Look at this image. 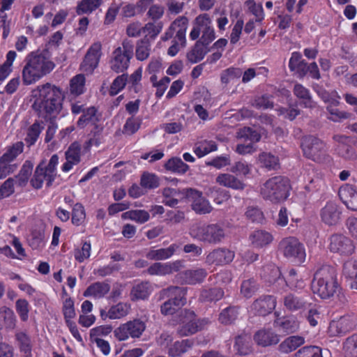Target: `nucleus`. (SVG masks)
<instances>
[{"label": "nucleus", "mask_w": 357, "mask_h": 357, "mask_svg": "<svg viewBox=\"0 0 357 357\" xmlns=\"http://www.w3.org/2000/svg\"><path fill=\"white\" fill-rule=\"evenodd\" d=\"M102 3V0H82L77 6V13L82 15L91 13L96 10Z\"/></svg>", "instance_id": "603ef678"}, {"label": "nucleus", "mask_w": 357, "mask_h": 357, "mask_svg": "<svg viewBox=\"0 0 357 357\" xmlns=\"http://www.w3.org/2000/svg\"><path fill=\"white\" fill-rule=\"evenodd\" d=\"M277 318L274 320L273 326L280 333L290 334L296 332L299 328L298 321L294 317H279L277 312H275Z\"/></svg>", "instance_id": "393cba45"}, {"label": "nucleus", "mask_w": 357, "mask_h": 357, "mask_svg": "<svg viewBox=\"0 0 357 357\" xmlns=\"http://www.w3.org/2000/svg\"><path fill=\"white\" fill-rule=\"evenodd\" d=\"M163 25L162 22L156 21L149 22L145 24L143 26L144 38L149 39V41H150V40H155L162 31Z\"/></svg>", "instance_id": "c03bdc74"}, {"label": "nucleus", "mask_w": 357, "mask_h": 357, "mask_svg": "<svg viewBox=\"0 0 357 357\" xmlns=\"http://www.w3.org/2000/svg\"><path fill=\"white\" fill-rule=\"evenodd\" d=\"M354 241L342 234H333L328 238L329 250L340 256H350L355 251Z\"/></svg>", "instance_id": "ddd939ff"}, {"label": "nucleus", "mask_w": 357, "mask_h": 357, "mask_svg": "<svg viewBox=\"0 0 357 357\" xmlns=\"http://www.w3.org/2000/svg\"><path fill=\"white\" fill-rule=\"evenodd\" d=\"M186 197L192 202V208L198 214H206L211 212L213 207L202 195V192L195 189L186 190Z\"/></svg>", "instance_id": "f3484780"}, {"label": "nucleus", "mask_w": 357, "mask_h": 357, "mask_svg": "<svg viewBox=\"0 0 357 357\" xmlns=\"http://www.w3.org/2000/svg\"><path fill=\"white\" fill-rule=\"evenodd\" d=\"M250 337L243 334L236 337L234 347L241 355H247L251 351Z\"/></svg>", "instance_id": "8fccbe9b"}, {"label": "nucleus", "mask_w": 357, "mask_h": 357, "mask_svg": "<svg viewBox=\"0 0 357 357\" xmlns=\"http://www.w3.org/2000/svg\"><path fill=\"white\" fill-rule=\"evenodd\" d=\"M305 343V338L300 335H292L284 340L278 346L282 354H289Z\"/></svg>", "instance_id": "f704fd0d"}, {"label": "nucleus", "mask_w": 357, "mask_h": 357, "mask_svg": "<svg viewBox=\"0 0 357 357\" xmlns=\"http://www.w3.org/2000/svg\"><path fill=\"white\" fill-rule=\"evenodd\" d=\"M43 129V127L40 126L39 122H35L28 128L25 137L28 146H32L36 142Z\"/></svg>", "instance_id": "6e6d98bb"}, {"label": "nucleus", "mask_w": 357, "mask_h": 357, "mask_svg": "<svg viewBox=\"0 0 357 357\" xmlns=\"http://www.w3.org/2000/svg\"><path fill=\"white\" fill-rule=\"evenodd\" d=\"M130 311V305L121 302L112 305L107 312L101 310L100 316L102 319L108 317L110 319H119L127 316Z\"/></svg>", "instance_id": "cd10ccee"}, {"label": "nucleus", "mask_w": 357, "mask_h": 357, "mask_svg": "<svg viewBox=\"0 0 357 357\" xmlns=\"http://www.w3.org/2000/svg\"><path fill=\"white\" fill-rule=\"evenodd\" d=\"M305 189L308 191H323L326 188L324 180L314 169H308L305 176Z\"/></svg>", "instance_id": "c85d7f7f"}, {"label": "nucleus", "mask_w": 357, "mask_h": 357, "mask_svg": "<svg viewBox=\"0 0 357 357\" xmlns=\"http://www.w3.org/2000/svg\"><path fill=\"white\" fill-rule=\"evenodd\" d=\"M292 357H323L321 349L315 346L303 347L296 351Z\"/></svg>", "instance_id": "13d9d810"}, {"label": "nucleus", "mask_w": 357, "mask_h": 357, "mask_svg": "<svg viewBox=\"0 0 357 357\" xmlns=\"http://www.w3.org/2000/svg\"><path fill=\"white\" fill-rule=\"evenodd\" d=\"M24 143L22 142H17L12 146H8L6 152L3 154L1 158L6 161L13 162L20 154L23 152Z\"/></svg>", "instance_id": "864d4df0"}, {"label": "nucleus", "mask_w": 357, "mask_h": 357, "mask_svg": "<svg viewBox=\"0 0 357 357\" xmlns=\"http://www.w3.org/2000/svg\"><path fill=\"white\" fill-rule=\"evenodd\" d=\"M250 241L251 243L256 248H262L271 243L273 241L272 235L263 230H257L253 231L250 235Z\"/></svg>", "instance_id": "4c0bfd02"}, {"label": "nucleus", "mask_w": 357, "mask_h": 357, "mask_svg": "<svg viewBox=\"0 0 357 357\" xmlns=\"http://www.w3.org/2000/svg\"><path fill=\"white\" fill-rule=\"evenodd\" d=\"M3 319V326L8 330H13L16 326L17 318L12 309L6 306L1 307V313Z\"/></svg>", "instance_id": "de8ad7c7"}, {"label": "nucleus", "mask_w": 357, "mask_h": 357, "mask_svg": "<svg viewBox=\"0 0 357 357\" xmlns=\"http://www.w3.org/2000/svg\"><path fill=\"white\" fill-rule=\"evenodd\" d=\"M276 304L277 301L275 296L263 295L253 301L250 305V312L255 315L264 317L273 312Z\"/></svg>", "instance_id": "dca6fc26"}, {"label": "nucleus", "mask_w": 357, "mask_h": 357, "mask_svg": "<svg viewBox=\"0 0 357 357\" xmlns=\"http://www.w3.org/2000/svg\"><path fill=\"white\" fill-rule=\"evenodd\" d=\"M254 340L258 345L266 347L277 344L280 337L272 329L262 328L255 333Z\"/></svg>", "instance_id": "a878e982"}, {"label": "nucleus", "mask_w": 357, "mask_h": 357, "mask_svg": "<svg viewBox=\"0 0 357 357\" xmlns=\"http://www.w3.org/2000/svg\"><path fill=\"white\" fill-rule=\"evenodd\" d=\"M215 150H217V145L215 142L206 141L196 146L194 149V152L199 158H202Z\"/></svg>", "instance_id": "338daca9"}, {"label": "nucleus", "mask_w": 357, "mask_h": 357, "mask_svg": "<svg viewBox=\"0 0 357 357\" xmlns=\"http://www.w3.org/2000/svg\"><path fill=\"white\" fill-rule=\"evenodd\" d=\"M188 24V17L185 16H180L177 17L169 26L171 30L176 31V39L180 42L181 46H185V33Z\"/></svg>", "instance_id": "2f4dec72"}, {"label": "nucleus", "mask_w": 357, "mask_h": 357, "mask_svg": "<svg viewBox=\"0 0 357 357\" xmlns=\"http://www.w3.org/2000/svg\"><path fill=\"white\" fill-rule=\"evenodd\" d=\"M152 291V287L148 282H142L135 284L130 291V300L137 301L147 299Z\"/></svg>", "instance_id": "72a5a7b5"}, {"label": "nucleus", "mask_w": 357, "mask_h": 357, "mask_svg": "<svg viewBox=\"0 0 357 357\" xmlns=\"http://www.w3.org/2000/svg\"><path fill=\"white\" fill-rule=\"evenodd\" d=\"M343 275L352 280L351 288L357 289V260H349L344 264Z\"/></svg>", "instance_id": "79ce46f5"}, {"label": "nucleus", "mask_w": 357, "mask_h": 357, "mask_svg": "<svg viewBox=\"0 0 357 357\" xmlns=\"http://www.w3.org/2000/svg\"><path fill=\"white\" fill-rule=\"evenodd\" d=\"M193 344V340L190 339L176 341L169 346L167 353L172 357H181L192 348Z\"/></svg>", "instance_id": "e433bc0d"}, {"label": "nucleus", "mask_w": 357, "mask_h": 357, "mask_svg": "<svg viewBox=\"0 0 357 357\" xmlns=\"http://www.w3.org/2000/svg\"><path fill=\"white\" fill-rule=\"evenodd\" d=\"M178 319L176 333L181 337L194 335L206 328L211 323L208 318L198 319L195 313L190 310L181 311Z\"/></svg>", "instance_id": "0eeeda50"}, {"label": "nucleus", "mask_w": 357, "mask_h": 357, "mask_svg": "<svg viewBox=\"0 0 357 357\" xmlns=\"http://www.w3.org/2000/svg\"><path fill=\"white\" fill-rule=\"evenodd\" d=\"M117 76L112 83L109 93L112 96L116 95L124 89L128 82V74L123 73Z\"/></svg>", "instance_id": "e2e57ef3"}, {"label": "nucleus", "mask_w": 357, "mask_h": 357, "mask_svg": "<svg viewBox=\"0 0 357 357\" xmlns=\"http://www.w3.org/2000/svg\"><path fill=\"white\" fill-rule=\"evenodd\" d=\"M278 250L285 258L291 261L302 263L305 259L304 245L296 237L282 238L279 243Z\"/></svg>", "instance_id": "9b49d317"}, {"label": "nucleus", "mask_w": 357, "mask_h": 357, "mask_svg": "<svg viewBox=\"0 0 357 357\" xmlns=\"http://www.w3.org/2000/svg\"><path fill=\"white\" fill-rule=\"evenodd\" d=\"M190 235L204 243L216 245L225 240L227 236V231L224 225L220 223H197L191 227Z\"/></svg>", "instance_id": "20e7f679"}, {"label": "nucleus", "mask_w": 357, "mask_h": 357, "mask_svg": "<svg viewBox=\"0 0 357 357\" xmlns=\"http://www.w3.org/2000/svg\"><path fill=\"white\" fill-rule=\"evenodd\" d=\"M183 267V261L182 260L169 263L155 262L149 267L146 271L151 275L162 276L177 272Z\"/></svg>", "instance_id": "aec40b11"}, {"label": "nucleus", "mask_w": 357, "mask_h": 357, "mask_svg": "<svg viewBox=\"0 0 357 357\" xmlns=\"http://www.w3.org/2000/svg\"><path fill=\"white\" fill-rule=\"evenodd\" d=\"M56 65L47 50H37L29 53L24 59L22 71L24 85H31L50 74Z\"/></svg>", "instance_id": "f257e3e1"}, {"label": "nucleus", "mask_w": 357, "mask_h": 357, "mask_svg": "<svg viewBox=\"0 0 357 357\" xmlns=\"http://www.w3.org/2000/svg\"><path fill=\"white\" fill-rule=\"evenodd\" d=\"M238 137L240 139H244L245 142L248 141L246 144H238L236 146V151L241 154L245 155L252 153L255 151L252 144L260 140V135L250 128H243L238 132Z\"/></svg>", "instance_id": "2eb2a0df"}, {"label": "nucleus", "mask_w": 357, "mask_h": 357, "mask_svg": "<svg viewBox=\"0 0 357 357\" xmlns=\"http://www.w3.org/2000/svg\"><path fill=\"white\" fill-rule=\"evenodd\" d=\"M339 197L350 210L357 211V191L351 185L347 184L339 190Z\"/></svg>", "instance_id": "bb28decb"}, {"label": "nucleus", "mask_w": 357, "mask_h": 357, "mask_svg": "<svg viewBox=\"0 0 357 357\" xmlns=\"http://www.w3.org/2000/svg\"><path fill=\"white\" fill-rule=\"evenodd\" d=\"M290 189V181L287 177L275 176L261 185L260 195L264 199L278 204L287 199Z\"/></svg>", "instance_id": "7ed1b4c3"}, {"label": "nucleus", "mask_w": 357, "mask_h": 357, "mask_svg": "<svg viewBox=\"0 0 357 357\" xmlns=\"http://www.w3.org/2000/svg\"><path fill=\"white\" fill-rule=\"evenodd\" d=\"M186 288L171 286L163 289L160 292V298L167 300L160 306V312L163 315H172L186 303Z\"/></svg>", "instance_id": "423d86ee"}, {"label": "nucleus", "mask_w": 357, "mask_h": 357, "mask_svg": "<svg viewBox=\"0 0 357 357\" xmlns=\"http://www.w3.org/2000/svg\"><path fill=\"white\" fill-rule=\"evenodd\" d=\"M307 298L296 294H288L283 298V305L286 310L295 312H303L310 307Z\"/></svg>", "instance_id": "6ab92c4d"}, {"label": "nucleus", "mask_w": 357, "mask_h": 357, "mask_svg": "<svg viewBox=\"0 0 357 357\" xmlns=\"http://www.w3.org/2000/svg\"><path fill=\"white\" fill-rule=\"evenodd\" d=\"M33 164L30 160H26L18 174L15 176L16 183L20 186H25L32 174Z\"/></svg>", "instance_id": "49530a36"}, {"label": "nucleus", "mask_w": 357, "mask_h": 357, "mask_svg": "<svg viewBox=\"0 0 357 357\" xmlns=\"http://www.w3.org/2000/svg\"><path fill=\"white\" fill-rule=\"evenodd\" d=\"M165 167L169 171L180 174H185L189 169V166L177 157L170 158L165 163Z\"/></svg>", "instance_id": "09e8293b"}, {"label": "nucleus", "mask_w": 357, "mask_h": 357, "mask_svg": "<svg viewBox=\"0 0 357 357\" xmlns=\"http://www.w3.org/2000/svg\"><path fill=\"white\" fill-rule=\"evenodd\" d=\"M146 328V320L135 318L121 324L114 331V335L119 341H125L131 338H139Z\"/></svg>", "instance_id": "f8f14e48"}, {"label": "nucleus", "mask_w": 357, "mask_h": 357, "mask_svg": "<svg viewBox=\"0 0 357 357\" xmlns=\"http://www.w3.org/2000/svg\"><path fill=\"white\" fill-rule=\"evenodd\" d=\"M102 45L100 42L94 43L88 49L82 62L80 64V70L86 73L92 74L98 67L101 55Z\"/></svg>", "instance_id": "4468645a"}, {"label": "nucleus", "mask_w": 357, "mask_h": 357, "mask_svg": "<svg viewBox=\"0 0 357 357\" xmlns=\"http://www.w3.org/2000/svg\"><path fill=\"white\" fill-rule=\"evenodd\" d=\"M301 148L304 155L314 162H324L328 157L326 144L315 136L309 135L303 137Z\"/></svg>", "instance_id": "1a4fd4ad"}, {"label": "nucleus", "mask_w": 357, "mask_h": 357, "mask_svg": "<svg viewBox=\"0 0 357 357\" xmlns=\"http://www.w3.org/2000/svg\"><path fill=\"white\" fill-rule=\"evenodd\" d=\"M40 107L49 115L55 116L62 108L63 95L61 89L49 83L38 86Z\"/></svg>", "instance_id": "39448f33"}, {"label": "nucleus", "mask_w": 357, "mask_h": 357, "mask_svg": "<svg viewBox=\"0 0 357 357\" xmlns=\"http://www.w3.org/2000/svg\"><path fill=\"white\" fill-rule=\"evenodd\" d=\"M260 162L268 169H275L279 165L278 157L269 153H263L259 155Z\"/></svg>", "instance_id": "0e129e2a"}, {"label": "nucleus", "mask_w": 357, "mask_h": 357, "mask_svg": "<svg viewBox=\"0 0 357 357\" xmlns=\"http://www.w3.org/2000/svg\"><path fill=\"white\" fill-rule=\"evenodd\" d=\"M178 248L177 244L173 243L166 248L151 249L146 254V257L154 261L165 260L170 258Z\"/></svg>", "instance_id": "7c9ffc66"}, {"label": "nucleus", "mask_w": 357, "mask_h": 357, "mask_svg": "<svg viewBox=\"0 0 357 357\" xmlns=\"http://www.w3.org/2000/svg\"><path fill=\"white\" fill-rule=\"evenodd\" d=\"M242 75V70L238 68H229L221 73L220 79L222 84H228Z\"/></svg>", "instance_id": "052dcab7"}, {"label": "nucleus", "mask_w": 357, "mask_h": 357, "mask_svg": "<svg viewBox=\"0 0 357 357\" xmlns=\"http://www.w3.org/2000/svg\"><path fill=\"white\" fill-rule=\"evenodd\" d=\"M343 351L346 357H357V335H354L345 340Z\"/></svg>", "instance_id": "4d7b16f0"}, {"label": "nucleus", "mask_w": 357, "mask_h": 357, "mask_svg": "<svg viewBox=\"0 0 357 357\" xmlns=\"http://www.w3.org/2000/svg\"><path fill=\"white\" fill-rule=\"evenodd\" d=\"M121 218L124 220H131L139 224H143L149 220L150 215L145 210L137 209L123 213L121 215Z\"/></svg>", "instance_id": "a18cd8bd"}, {"label": "nucleus", "mask_w": 357, "mask_h": 357, "mask_svg": "<svg viewBox=\"0 0 357 357\" xmlns=\"http://www.w3.org/2000/svg\"><path fill=\"white\" fill-rule=\"evenodd\" d=\"M215 181L219 185L237 190H242L245 188V183L233 174L223 173L219 174Z\"/></svg>", "instance_id": "c756f323"}, {"label": "nucleus", "mask_w": 357, "mask_h": 357, "mask_svg": "<svg viewBox=\"0 0 357 357\" xmlns=\"http://www.w3.org/2000/svg\"><path fill=\"white\" fill-rule=\"evenodd\" d=\"M223 296V290L220 288L215 287L203 290L201 293L199 300L203 302H215L220 300Z\"/></svg>", "instance_id": "3c124183"}, {"label": "nucleus", "mask_w": 357, "mask_h": 357, "mask_svg": "<svg viewBox=\"0 0 357 357\" xmlns=\"http://www.w3.org/2000/svg\"><path fill=\"white\" fill-rule=\"evenodd\" d=\"M234 256V252L227 248H217L207 255L206 263L209 265L222 266L231 262Z\"/></svg>", "instance_id": "a211bd4d"}, {"label": "nucleus", "mask_w": 357, "mask_h": 357, "mask_svg": "<svg viewBox=\"0 0 357 357\" xmlns=\"http://www.w3.org/2000/svg\"><path fill=\"white\" fill-rule=\"evenodd\" d=\"M206 275L204 268L189 269L178 273L176 279L181 284L194 285L202 282Z\"/></svg>", "instance_id": "412c9836"}, {"label": "nucleus", "mask_w": 357, "mask_h": 357, "mask_svg": "<svg viewBox=\"0 0 357 357\" xmlns=\"http://www.w3.org/2000/svg\"><path fill=\"white\" fill-rule=\"evenodd\" d=\"M151 45L149 39L142 38L139 40L135 47V57L137 60L143 61L146 60L151 54Z\"/></svg>", "instance_id": "37998d69"}, {"label": "nucleus", "mask_w": 357, "mask_h": 357, "mask_svg": "<svg viewBox=\"0 0 357 357\" xmlns=\"http://www.w3.org/2000/svg\"><path fill=\"white\" fill-rule=\"evenodd\" d=\"M294 94L300 100L301 105L306 108H312L315 106L309 89L301 84H296L293 89Z\"/></svg>", "instance_id": "c9c22d12"}, {"label": "nucleus", "mask_w": 357, "mask_h": 357, "mask_svg": "<svg viewBox=\"0 0 357 357\" xmlns=\"http://www.w3.org/2000/svg\"><path fill=\"white\" fill-rule=\"evenodd\" d=\"M341 213L340 208L337 204L328 202L321 209L320 216L323 222L332 226L338 223L340 220Z\"/></svg>", "instance_id": "4be33fe9"}, {"label": "nucleus", "mask_w": 357, "mask_h": 357, "mask_svg": "<svg viewBox=\"0 0 357 357\" xmlns=\"http://www.w3.org/2000/svg\"><path fill=\"white\" fill-rule=\"evenodd\" d=\"M134 45L132 40L124 39L121 46L116 48L112 53L109 65L110 69L116 73H124L130 66L133 56Z\"/></svg>", "instance_id": "6e6552de"}, {"label": "nucleus", "mask_w": 357, "mask_h": 357, "mask_svg": "<svg viewBox=\"0 0 357 357\" xmlns=\"http://www.w3.org/2000/svg\"><path fill=\"white\" fill-rule=\"evenodd\" d=\"M81 146L77 142H73L68 148L65 153L66 162L61 167L63 172H70L75 165H78L81 161Z\"/></svg>", "instance_id": "5701e85b"}, {"label": "nucleus", "mask_w": 357, "mask_h": 357, "mask_svg": "<svg viewBox=\"0 0 357 357\" xmlns=\"http://www.w3.org/2000/svg\"><path fill=\"white\" fill-rule=\"evenodd\" d=\"M238 313L235 307H229L223 310L219 316V320L222 324H229L237 318Z\"/></svg>", "instance_id": "69168bd1"}, {"label": "nucleus", "mask_w": 357, "mask_h": 357, "mask_svg": "<svg viewBox=\"0 0 357 357\" xmlns=\"http://www.w3.org/2000/svg\"><path fill=\"white\" fill-rule=\"evenodd\" d=\"M258 286L254 279H248L242 282L241 294L246 298H250L257 290Z\"/></svg>", "instance_id": "774afa93"}, {"label": "nucleus", "mask_w": 357, "mask_h": 357, "mask_svg": "<svg viewBox=\"0 0 357 357\" xmlns=\"http://www.w3.org/2000/svg\"><path fill=\"white\" fill-rule=\"evenodd\" d=\"M110 290V285L105 282H96L89 285L84 291L85 297L103 298Z\"/></svg>", "instance_id": "473e14b6"}, {"label": "nucleus", "mask_w": 357, "mask_h": 357, "mask_svg": "<svg viewBox=\"0 0 357 357\" xmlns=\"http://www.w3.org/2000/svg\"><path fill=\"white\" fill-rule=\"evenodd\" d=\"M208 45L204 44L203 41L197 40L192 49L187 54L188 60L192 63H196L202 60L207 53Z\"/></svg>", "instance_id": "58836bf2"}, {"label": "nucleus", "mask_w": 357, "mask_h": 357, "mask_svg": "<svg viewBox=\"0 0 357 357\" xmlns=\"http://www.w3.org/2000/svg\"><path fill=\"white\" fill-rule=\"evenodd\" d=\"M85 84V77L82 75L75 76L70 80V91L72 94L78 96L84 92Z\"/></svg>", "instance_id": "bf43d9fd"}, {"label": "nucleus", "mask_w": 357, "mask_h": 357, "mask_svg": "<svg viewBox=\"0 0 357 357\" xmlns=\"http://www.w3.org/2000/svg\"><path fill=\"white\" fill-rule=\"evenodd\" d=\"M204 44L209 45L215 38V30L212 26V20L207 13L200 14L194 20L193 28L190 33L192 40L198 39Z\"/></svg>", "instance_id": "9d476101"}, {"label": "nucleus", "mask_w": 357, "mask_h": 357, "mask_svg": "<svg viewBox=\"0 0 357 357\" xmlns=\"http://www.w3.org/2000/svg\"><path fill=\"white\" fill-rule=\"evenodd\" d=\"M338 287L337 271L334 267L324 265L314 273L312 290L321 298L326 299L333 296Z\"/></svg>", "instance_id": "f03ea898"}, {"label": "nucleus", "mask_w": 357, "mask_h": 357, "mask_svg": "<svg viewBox=\"0 0 357 357\" xmlns=\"http://www.w3.org/2000/svg\"><path fill=\"white\" fill-rule=\"evenodd\" d=\"M44 233L40 230H33L28 238L29 245L35 250L44 246Z\"/></svg>", "instance_id": "680f3d73"}, {"label": "nucleus", "mask_w": 357, "mask_h": 357, "mask_svg": "<svg viewBox=\"0 0 357 357\" xmlns=\"http://www.w3.org/2000/svg\"><path fill=\"white\" fill-rule=\"evenodd\" d=\"M54 179L55 178L45 170V162L42 161L36 167L30 182L34 188L40 189L43 187L45 181L47 187L51 186Z\"/></svg>", "instance_id": "b1692460"}, {"label": "nucleus", "mask_w": 357, "mask_h": 357, "mask_svg": "<svg viewBox=\"0 0 357 357\" xmlns=\"http://www.w3.org/2000/svg\"><path fill=\"white\" fill-rule=\"evenodd\" d=\"M160 180L157 175L153 173L144 172L140 178V185L145 189H154L159 186Z\"/></svg>", "instance_id": "5fc2aeb1"}, {"label": "nucleus", "mask_w": 357, "mask_h": 357, "mask_svg": "<svg viewBox=\"0 0 357 357\" xmlns=\"http://www.w3.org/2000/svg\"><path fill=\"white\" fill-rule=\"evenodd\" d=\"M260 275L266 282L274 283L280 278L281 272L275 264L268 263L262 267Z\"/></svg>", "instance_id": "ea45409f"}, {"label": "nucleus", "mask_w": 357, "mask_h": 357, "mask_svg": "<svg viewBox=\"0 0 357 357\" xmlns=\"http://www.w3.org/2000/svg\"><path fill=\"white\" fill-rule=\"evenodd\" d=\"M99 120L97 116V109L95 107H89L84 110L83 114L79 118L77 126L79 128H84L87 125L95 124Z\"/></svg>", "instance_id": "a19ab883"}]
</instances>
